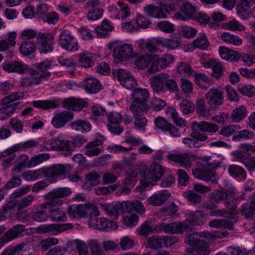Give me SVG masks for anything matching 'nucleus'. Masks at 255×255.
<instances>
[{"mask_svg":"<svg viewBox=\"0 0 255 255\" xmlns=\"http://www.w3.org/2000/svg\"><path fill=\"white\" fill-rule=\"evenodd\" d=\"M150 84L154 92L163 94L169 91L175 93L179 90L178 86L168 74L161 73L150 78Z\"/></svg>","mask_w":255,"mask_h":255,"instance_id":"obj_1","label":"nucleus"},{"mask_svg":"<svg viewBox=\"0 0 255 255\" xmlns=\"http://www.w3.org/2000/svg\"><path fill=\"white\" fill-rule=\"evenodd\" d=\"M24 97V93L14 92L6 96L0 101V104L3 106L0 109V120H4L9 118L16 109H20L22 105L19 102H16L22 99Z\"/></svg>","mask_w":255,"mask_h":255,"instance_id":"obj_2","label":"nucleus"},{"mask_svg":"<svg viewBox=\"0 0 255 255\" xmlns=\"http://www.w3.org/2000/svg\"><path fill=\"white\" fill-rule=\"evenodd\" d=\"M201 233L196 232L187 238L186 242L190 247L186 249V255H208L209 247L206 242L202 239Z\"/></svg>","mask_w":255,"mask_h":255,"instance_id":"obj_3","label":"nucleus"},{"mask_svg":"<svg viewBox=\"0 0 255 255\" xmlns=\"http://www.w3.org/2000/svg\"><path fill=\"white\" fill-rule=\"evenodd\" d=\"M71 191L69 188H57L45 195L46 201L43 203V207L47 209L61 206L63 203L62 198L69 196Z\"/></svg>","mask_w":255,"mask_h":255,"instance_id":"obj_4","label":"nucleus"},{"mask_svg":"<svg viewBox=\"0 0 255 255\" xmlns=\"http://www.w3.org/2000/svg\"><path fill=\"white\" fill-rule=\"evenodd\" d=\"M109 49H113V56L121 61H127L136 56L131 45L125 44L117 45L116 42H112L108 44Z\"/></svg>","mask_w":255,"mask_h":255,"instance_id":"obj_5","label":"nucleus"},{"mask_svg":"<svg viewBox=\"0 0 255 255\" xmlns=\"http://www.w3.org/2000/svg\"><path fill=\"white\" fill-rule=\"evenodd\" d=\"M149 94L146 89L138 88L135 89L132 93V101L129 106V109H140V110L150 109L147 104Z\"/></svg>","mask_w":255,"mask_h":255,"instance_id":"obj_6","label":"nucleus"},{"mask_svg":"<svg viewBox=\"0 0 255 255\" xmlns=\"http://www.w3.org/2000/svg\"><path fill=\"white\" fill-rule=\"evenodd\" d=\"M5 230L4 226H0V234ZM25 226L23 225H17L9 229L2 237L0 238V249L5 244L23 236Z\"/></svg>","mask_w":255,"mask_h":255,"instance_id":"obj_7","label":"nucleus"},{"mask_svg":"<svg viewBox=\"0 0 255 255\" xmlns=\"http://www.w3.org/2000/svg\"><path fill=\"white\" fill-rule=\"evenodd\" d=\"M189 228L186 223H172L170 224L160 223L155 227L156 233L164 232L167 234L182 233Z\"/></svg>","mask_w":255,"mask_h":255,"instance_id":"obj_8","label":"nucleus"},{"mask_svg":"<svg viewBox=\"0 0 255 255\" xmlns=\"http://www.w3.org/2000/svg\"><path fill=\"white\" fill-rule=\"evenodd\" d=\"M192 131L189 137H185L183 139V143L188 147L199 148L203 144L202 142L206 141L208 137L206 133H202L198 130L192 129Z\"/></svg>","mask_w":255,"mask_h":255,"instance_id":"obj_9","label":"nucleus"},{"mask_svg":"<svg viewBox=\"0 0 255 255\" xmlns=\"http://www.w3.org/2000/svg\"><path fill=\"white\" fill-rule=\"evenodd\" d=\"M172 10L173 8L171 5L156 6L149 4L144 8V11L147 16L156 18L166 17L167 14Z\"/></svg>","mask_w":255,"mask_h":255,"instance_id":"obj_10","label":"nucleus"},{"mask_svg":"<svg viewBox=\"0 0 255 255\" xmlns=\"http://www.w3.org/2000/svg\"><path fill=\"white\" fill-rule=\"evenodd\" d=\"M165 172L164 169L159 164L154 162L149 167L147 173H141V179L142 182H148L151 180L153 181H156L159 180Z\"/></svg>","mask_w":255,"mask_h":255,"instance_id":"obj_11","label":"nucleus"},{"mask_svg":"<svg viewBox=\"0 0 255 255\" xmlns=\"http://www.w3.org/2000/svg\"><path fill=\"white\" fill-rule=\"evenodd\" d=\"M59 44L67 51H77L79 49L77 40L67 31H63L60 34Z\"/></svg>","mask_w":255,"mask_h":255,"instance_id":"obj_12","label":"nucleus"},{"mask_svg":"<svg viewBox=\"0 0 255 255\" xmlns=\"http://www.w3.org/2000/svg\"><path fill=\"white\" fill-rule=\"evenodd\" d=\"M224 97L223 91L218 88L211 89L205 95V99L210 108L214 109L223 104Z\"/></svg>","mask_w":255,"mask_h":255,"instance_id":"obj_13","label":"nucleus"},{"mask_svg":"<svg viewBox=\"0 0 255 255\" xmlns=\"http://www.w3.org/2000/svg\"><path fill=\"white\" fill-rule=\"evenodd\" d=\"M67 172L66 167L63 164H55L50 167L42 168L43 176L53 179L64 175Z\"/></svg>","mask_w":255,"mask_h":255,"instance_id":"obj_14","label":"nucleus"},{"mask_svg":"<svg viewBox=\"0 0 255 255\" xmlns=\"http://www.w3.org/2000/svg\"><path fill=\"white\" fill-rule=\"evenodd\" d=\"M90 222L89 224L95 229L100 230L108 231L117 228L115 222L105 218H94Z\"/></svg>","mask_w":255,"mask_h":255,"instance_id":"obj_15","label":"nucleus"},{"mask_svg":"<svg viewBox=\"0 0 255 255\" xmlns=\"http://www.w3.org/2000/svg\"><path fill=\"white\" fill-rule=\"evenodd\" d=\"M133 114L135 127L138 130L144 129L147 124L145 115L149 109H129Z\"/></svg>","mask_w":255,"mask_h":255,"instance_id":"obj_16","label":"nucleus"},{"mask_svg":"<svg viewBox=\"0 0 255 255\" xmlns=\"http://www.w3.org/2000/svg\"><path fill=\"white\" fill-rule=\"evenodd\" d=\"M74 118L73 113L63 111L56 114L52 120V124L56 128H59L65 126L67 123Z\"/></svg>","mask_w":255,"mask_h":255,"instance_id":"obj_17","label":"nucleus"},{"mask_svg":"<svg viewBox=\"0 0 255 255\" xmlns=\"http://www.w3.org/2000/svg\"><path fill=\"white\" fill-rule=\"evenodd\" d=\"M196 11L195 7L189 3H185L180 6V11L175 14V17L179 20L186 21L194 18Z\"/></svg>","mask_w":255,"mask_h":255,"instance_id":"obj_18","label":"nucleus"},{"mask_svg":"<svg viewBox=\"0 0 255 255\" xmlns=\"http://www.w3.org/2000/svg\"><path fill=\"white\" fill-rule=\"evenodd\" d=\"M40 38L41 45L39 51L41 53H47L53 50L54 37L51 34H39Z\"/></svg>","mask_w":255,"mask_h":255,"instance_id":"obj_19","label":"nucleus"},{"mask_svg":"<svg viewBox=\"0 0 255 255\" xmlns=\"http://www.w3.org/2000/svg\"><path fill=\"white\" fill-rule=\"evenodd\" d=\"M192 173L194 176L198 179L205 181H211L213 183L215 182L214 171L208 169L207 167L193 169Z\"/></svg>","mask_w":255,"mask_h":255,"instance_id":"obj_20","label":"nucleus"},{"mask_svg":"<svg viewBox=\"0 0 255 255\" xmlns=\"http://www.w3.org/2000/svg\"><path fill=\"white\" fill-rule=\"evenodd\" d=\"M52 66L51 61H43L35 64V70L32 71V74L35 77L41 78H46L50 75V73L47 71Z\"/></svg>","mask_w":255,"mask_h":255,"instance_id":"obj_21","label":"nucleus"},{"mask_svg":"<svg viewBox=\"0 0 255 255\" xmlns=\"http://www.w3.org/2000/svg\"><path fill=\"white\" fill-rule=\"evenodd\" d=\"M206 216L202 211L190 212L186 214V220L192 226H201L205 223L204 217Z\"/></svg>","mask_w":255,"mask_h":255,"instance_id":"obj_22","label":"nucleus"},{"mask_svg":"<svg viewBox=\"0 0 255 255\" xmlns=\"http://www.w3.org/2000/svg\"><path fill=\"white\" fill-rule=\"evenodd\" d=\"M255 3V0H240L237 4V14L243 19H246L251 17V13L248 10L251 5Z\"/></svg>","mask_w":255,"mask_h":255,"instance_id":"obj_23","label":"nucleus"},{"mask_svg":"<svg viewBox=\"0 0 255 255\" xmlns=\"http://www.w3.org/2000/svg\"><path fill=\"white\" fill-rule=\"evenodd\" d=\"M205 65L207 67L211 68L213 71L212 76L217 79H220L223 75V73L225 70V67L222 63L214 59H211L206 61Z\"/></svg>","mask_w":255,"mask_h":255,"instance_id":"obj_24","label":"nucleus"},{"mask_svg":"<svg viewBox=\"0 0 255 255\" xmlns=\"http://www.w3.org/2000/svg\"><path fill=\"white\" fill-rule=\"evenodd\" d=\"M2 69L8 73L16 72L20 74L23 73L27 70L26 65L17 61H14L11 62H4L2 64Z\"/></svg>","mask_w":255,"mask_h":255,"instance_id":"obj_25","label":"nucleus"},{"mask_svg":"<svg viewBox=\"0 0 255 255\" xmlns=\"http://www.w3.org/2000/svg\"><path fill=\"white\" fill-rule=\"evenodd\" d=\"M86 104V102L75 98L66 99L62 102L64 108L68 110L78 111H81Z\"/></svg>","mask_w":255,"mask_h":255,"instance_id":"obj_26","label":"nucleus"},{"mask_svg":"<svg viewBox=\"0 0 255 255\" xmlns=\"http://www.w3.org/2000/svg\"><path fill=\"white\" fill-rule=\"evenodd\" d=\"M219 126L215 124L207 122H194L191 128L209 133H215L219 129Z\"/></svg>","mask_w":255,"mask_h":255,"instance_id":"obj_27","label":"nucleus"},{"mask_svg":"<svg viewBox=\"0 0 255 255\" xmlns=\"http://www.w3.org/2000/svg\"><path fill=\"white\" fill-rule=\"evenodd\" d=\"M170 196V193L166 190H163L158 194L150 196L148 199V204L153 206H160Z\"/></svg>","mask_w":255,"mask_h":255,"instance_id":"obj_28","label":"nucleus"},{"mask_svg":"<svg viewBox=\"0 0 255 255\" xmlns=\"http://www.w3.org/2000/svg\"><path fill=\"white\" fill-rule=\"evenodd\" d=\"M49 210V218L55 222H64L67 221V216L66 211L60 208H53Z\"/></svg>","mask_w":255,"mask_h":255,"instance_id":"obj_29","label":"nucleus"},{"mask_svg":"<svg viewBox=\"0 0 255 255\" xmlns=\"http://www.w3.org/2000/svg\"><path fill=\"white\" fill-rule=\"evenodd\" d=\"M219 53L221 58L227 61L237 62L240 60V53L229 48L221 47L219 49Z\"/></svg>","mask_w":255,"mask_h":255,"instance_id":"obj_30","label":"nucleus"},{"mask_svg":"<svg viewBox=\"0 0 255 255\" xmlns=\"http://www.w3.org/2000/svg\"><path fill=\"white\" fill-rule=\"evenodd\" d=\"M85 87L87 93L96 94L101 89L102 85L100 82L96 78L90 77L85 80Z\"/></svg>","mask_w":255,"mask_h":255,"instance_id":"obj_31","label":"nucleus"},{"mask_svg":"<svg viewBox=\"0 0 255 255\" xmlns=\"http://www.w3.org/2000/svg\"><path fill=\"white\" fill-rule=\"evenodd\" d=\"M148 247L152 249H157L161 248L163 244L166 246L170 245L173 243L171 238H162L157 236H154L149 238L147 241Z\"/></svg>","mask_w":255,"mask_h":255,"instance_id":"obj_32","label":"nucleus"},{"mask_svg":"<svg viewBox=\"0 0 255 255\" xmlns=\"http://www.w3.org/2000/svg\"><path fill=\"white\" fill-rule=\"evenodd\" d=\"M67 212L74 218L85 217V204L72 205L68 207Z\"/></svg>","mask_w":255,"mask_h":255,"instance_id":"obj_33","label":"nucleus"},{"mask_svg":"<svg viewBox=\"0 0 255 255\" xmlns=\"http://www.w3.org/2000/svg\"><path fill=\"white\" fill-rule=\"evenodd\" d=\"M51 144L61 150L65 151L66 156L70 155L72 151L70 142L67 140H62L59 138H54L51 140Z\"/></svg>","mask_w":255,"mask_h":255,"instance_id":"obj_34","label":"nucleus"},{"mask_svg":"<svg viewBox=\"0 0 255 255\" xmlns=\"http://www.w3.org/2000/svg\"><path fill=\"white\" fill-rule=\"evenodd\" d=\"M234 188H232L230 190H216L213 192L211 195V199L214 201L215 203H218L222 200H226L228 198L234 194Z\"/></svg>","mask_w":255,"mask_h":255,"instance_id":"obj_35","label":"nucleus"},{"mask_svg":"<svg viewBox=\"0 0 255 255\" xmlns=\"http://www.w3.org/2000/svg\"><path fill=\"white\" fill-rule=\"evenodd\" d=\"M70 127L73 129L82 133L88 132L91 129V124L85 120L75 121L71 124Z\"/></svg>","mask_w":255,"mask_h":255,"instance_id":"obj_36","label":"nucleus"},{"mask_svg":"<svg viewBox=\"0 0 255 255\" xmlns=\"http://www.w3.org/2000/svg\"><path fill=\"white\" fill-rule=\"evenodd\" d=\"M247 116V110L245 107L241 106L236 108L231 114V119L233 122L239 123Z\"/></svg>","mask_w":255,"mask_h":255,"instance_id":"obj_37","label":"nucleus"},{"mask_svg":"<svg viewBox=\"0 0 255 255\" xmlns=\"http://www.w3.org/2000/svg\"><path fill=\"white\" fill-rule=\"evenodd\" d=\"M209 225L211 227L231 230L233 223L228 219H215L210 222Z\"/></svg>","mask_w":255,"mask_h":255,"instance_id":"obj_38","label":"nucleus"},{"mask_svg":"<svg viewBox=\"0 0 255 255\" xmlns=\"http://www.w3.org/2000/svg\"><path fill=\"white\" fill-rule=\"evenodd\" d=\"M221 39L225 42L239 46L242 44V39L237 35L229 32H223L220 35Z\"/></svg>","mask_w":255,"mask_h":255,"instance_id":"obj_39","label":"nucleus"},{"mask_svg":"<svg viewBox=\"0 0 255 255\" xmlns=\"http://www.w3.org/2000/svg\"><path fill=\"white\" fill-rule=\"evenodd\" d=\"M241 212L246 218H253L255 212V199H252L250 203L244 204Z\"/></svg>","mask_w":255,"mask_h":255,"instance_id":"obj_40","label":"nucleus"},{"mask_svg":"<svg viewBox=\"0 0 255 255\" xmlns=\"http://www.w3.org/2000/svg\"><path fill=\"white\" fill-rule=\"evenodd\" d=\"M168 159L181 164V166L186 169L191 166V163L189 158L184 155L171 154L169 155Z\"/></svg>","mask_w":255,"mask_h":255,"instance_id":"obj_41","label":"nucleus"},{"mask_svg":"<svg viewBox=\"0 0 255 255\" xmlns=\"http://www.w3.org/2000/svg\"><path fill=\"white\" fill-rule=\"evenodd\" d=\"M47 208L43 207V204L40 207L36 208V211L32 214V219L38 222H41L45 221L49 218V214H48L45 210Z\"/></svg>","mask_w":255,"mask_h":255,"instance_id":"obj_42","label":"nucleus"},{"mask_svg":"<svg viewBox=\"0 0 255 255\" xmlns=\"http://www.w3.org/2000/svg\"><path fill=\"white\" fill-rule=\"evenodd\" d=\"M96 6H87V3H86L85 8L86 9H90L87 15V18L90 20H96L100 18L103 15V10L99 8H96Z\"/></svg>","mask_w":255,"mask_h":255,"instance_id":"obj_43","label":"nucleus"},{"mask_svg":"<svg viewBox=\"0 0 255 255\" xmlns=\"http://www.w3.org/2000/svg\"><path fill=\"white\" fill-rule=\"evenodd\" d=\"M35 49V44L31 40L22 42L19 47V50L23 55H29L34 53Z\"/></svg>","mask_w":255,"mask_h":255,"instance_id":"obj_44","label":"nucleus"},{"mask_svg":"<svg viewBox=\"0 0 255 255\" xmlns=\"http://www.w3.org/2000/svg\"><path fill=\"white\" fill-rule=\"evenodd\" d=\"M229 174L232 176L238 177H241L244 179L247 177V174L245 170L241 166L237 165L232 164L228 169Z\"/></svg>","mask_w":255,"mask_h":255,"instance_id":"obj_45","label":"nucleus"},{"mask_svg":"<svg viewBox=\"0 0 255 255\" xmlns=\"http://www.w3.org/2000/svg\"><path fill=\"white\" fill-rule=\"evenodd\" d=\"M209 45L207 38L204 33H201L197 38L193 41V45L195 48L202 50L206 49Z\"/></svg>","mask_w":255,"mask_h":255,"instance_id":"obj_46","label":"nucleus"},{"mask_svg":"<svg viewBox=\"0 0 255 255\" xmlns=\"http://www.w3.org/2000/svg\"><path fill=\"white\" fill-rule=\"evenodd\" d=\"M103 209L110 216L114 217V219H116L121 213V202H118L115 205L113 204L105 205L103 206Z\"/></svg>","mask_w":255,"mask_h":255,"instance_id":"obj_47","label":"nucleus"},{"mask_svg":"<svg viewBox=\"0 0 255 255\" xmlns=\"http://www.w3.org/2000/svg\"><path fill=\"white\" fill-rule=\"evenodd\" d=\"M49 157L50 155L48 153H42L34 156L29 160L27 163V167H34L47 160Z\"/></svg>","mask_w":255,"mask_h":255,"instance_id":"obj_48","label":"nucleus"},{"mask_svg":"<svg viewBox=\"0 0 255 255\" xmlns=\"http://www.w3.org/2000/svg\"><path fill=\"white\" fill-rule=\"evenodd\" d=\"M79 57V64L81 67L87 68L94 65L92 57L90 54L80 53Z\"/></svg>","mask_w":255,"mask_h":255,"instance_id":"obj_49","label":"nucleus"},{"mask_svg":"<svg viewBox=\"0 0 255 255\" xmlns=\"http://www.w3.org/2000/svg\"><path fill=\"white\" fill-rule=\"evenodd\" d=\"M59 241L57 238H48L42 240L39 244V247L42 251L45 252L52 246L57 245Z\"/></svg>","mask_w":255,"mask_h":255,"instance_id":"obj_50","label":"nucleus"},{"mask_svg":"<svg viewBox=\"0 0 255 255\" xmlns=\"http://www.w3.org/2000/svg\"><path fill=\"white\" fill-rule=\"evenodd\" d=\"M254 136V132L247 129H243L237 132L233 136V140L240 141L242 139L248 140Z\"/></svg>","mask_w":255,"mask_h":255,"instance_id":"obj_51","label":"nucleus"},{"mask_svg":"<svg viewBox=\"0 0 255 255\" xmlns=\"http://www.w3.org/2000/svg\"><path fill=\"white\" fill-rule=\"evenodd\" d=\"M34 199L35 196L34 195L29 194L20 199L16 204L17 210L20 211L30 206Z\"/></svg>","mask_w":255,"mask_h":255,"instance_id":"obj_52","label":"nucleus"},{"mask_svg":"<svg viewBox=\"0 0 255 255\" xmlns=\"http://www.w3.org/2000/svg\"><path fill=\"white\" fill-rule=\"evenodd\" d=\"M196 111L200 116L208 117L210 115V109L206 108L205 101L203 99L198 100Z\"/></svg>","mask_w":255,"mask_h":255,"instance_id":"obj_53","label":"nucleus"},{"mask_svg":"<svg viewBox=\"0 0 255 255\" xmlns=\"http://www.w3.org/2000/svg\"><path fill=\"white\" fill-rule=\"evenodd\" d=\"M89 246L92 255H103L104 254L101 244L97 241L90 240L89 242Z\"/></svg>","mask_w":255,"mask_h":255,"instance_id":"obj_54","label":"nucleus"},{"mask_svg":"<svg viewBox=\"0 0 255 255\" xmlns=\"http://www.w3.org/2000/svg\"><path fill=\"white\" fill-rule=\"evenodd\" d=\"M34 107L44 110L55 108L56 104L54 102L49 101H34L32 102Z\"/></svg>","mask_w":255,"mask_h":255,"instance_id":"obj_55","label":"nucleus"},{"mask_svg":"<svg viewBox=\"0 0 255 255\" xmlns=\"http://www.w3.org/2000/svg\"><path fill=\"white\" fill-rule=\"evenodd\" d=\"M180 87L184 94L186 96L191 94L193 90V83L187 79L183 78L180 79Z\"/></svg>","mask_w":255,"mask_h":255,"instance_id":"obj_56","label":"nucleus"},{"mask_svg":"<svg viewBox=\"0 0 255 255\" xmlns=\"http://www.w3.org/2000/svg\"><path fill=\"white\" fill-rule=\"evenodd\" d=\"M184 196L188 201L193 205L199 204L201 201V196L193 190H190L185 192Z\"/></svg>","mask_w":255,"mask_h":255,"instance_id":"obj_57","label":"nucleus"},{"mask_svg":"<svg viewBox=\"0 0 255 255\" xmlns=\"http://www.w3.org/2000/svg\"><path fill=\"white\" fill-rule=\"evenodd\" d=\"M152 62V57L148 56H142L138 57L135 61L137 67L141 69L148 67Z\"/></svg>","mask_w":255,"mask_h":255,"instance_id":"obj_58","label":"nucleus"},{"mask_svg":"<svg viewBox=\"0 0 255 255\" xmlns=\"http://www.w3.org/2000/svg\"><path fill=\"white\" fill-rule=\"evenodd\" d=\"M37 145L38 142L37 141L35 140H29L14 145L13 146V149L14 151L23 150H25L28 148L36 147Z\"/></svg>","mask_w":255,"mask_h":255,"instance_id":"obj_59","label":"nucleus"},{"mask_svg":"<svg viewBox=\"0 0 255 255\" xmlns=\"http://www.w3.org/2000/svg\"><path fill=\"white\" fill-rule=\"evenodd\" d=\"M180 109L183 114L187 115L194 111V104L188 100H183L180 104Z\"/></svg>","mask_w":255,"mask_h":255,"instance_id":"obj_60","label":"nucleus"},{"mask_svg":"<svg viewBox=\"0 0 255 255\" xmlns=\"http://www.w3.org/2000/svg\"><path fill=\"white\" fill-rule=\"evenodd\" d=\"M177 72L187 76H190L194 74V71L192 70L190 64L185 62H181L177 68Z\"/></svg>","mask_w":255,"mask_h":255,"instance_id":"obj_61","label":"nucleus"},{"mask_svg":"<svg viewBox=\"0 0 255 255\" xmlns=\"http://www.w3.org/2000/svg\"><path fill=\"white\" fill-rule=\"evenodd\" d=\"M30 78H23L21 80L20 84L22 87L27 88L32 85H37L41 82V80L39 78L35 77L31 72Z\"/></svg>","mask_w":255,"mask_h":255,"instance_id":"obj_62","label":"nucleus"},{"mask_svg":"<svg viewBox=\"0 0 255 255\" xmlns=\"http://www.w3.org/2000/svg\"><path fill=\"white\" fill-rule=\"evenodd\" d=\"M99 215V211L97 207L92 204H85V217H89L91 221Z\"/></svg>","mask_w":255,"mask_h":255,"instance_id":"obj_63","label":"nucleus"},{"mask_svg":"<svg viewBox=\"0 0 255 255\" xmlns=\"http://www.w3.org/2000/svg\"><path fill=\"white\" fill-rule=\"evenodd\" d=\"M156 26L161 31L167 33H173L174 31L173 24L168 21H159Z\"/></svg>","mask_w":255,"mask_h":255,"instance_id":"obj_64","label":"nucleus"}]
</instances>
